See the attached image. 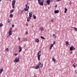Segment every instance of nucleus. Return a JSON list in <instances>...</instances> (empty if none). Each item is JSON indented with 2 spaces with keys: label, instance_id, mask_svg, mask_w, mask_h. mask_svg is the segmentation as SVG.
<instances>
[{
  "label": "nucleus",
  "instance_id": "nucleus-1",
  "mask_svg": "<svg viewBox=\"0 0 77 77\" xmlns=\"http://www.w3.org/2000/svg\"><path fill=\"white\" fill-rule=\"evenodd\" d=\"M38 3L40 5H43L44 4V0H38Z\"/></svg>",
  "mask_w": 77,
  "mask_h": 77
},
{
  "label": "nucleus",
  "instance_id": "nucleus-2",
  "mask_svg": "<svg viewBox=\"0 0 77 77\" xmlns=\"http://www.w3.org/2000/svg\"><path fill=\"white\" fill-rule=\"evenodd\" d=\"M29 9V6H28V4H27L26 5V7L24 9V10L25 11H27Z\"/></svg>",
  "mask_w": 77,
  "mask_h": 77
},
{
  "label": "nucleus",
  "instance_id": "nucleus-3",
  "mask_svg": "<svg viewBox=\"0 0 77 77\" xmlns=\"http://www.w3.org/2000/svg\"><path fill=\"white\" fill-rule=\"evenodd\" d=\"M40 53H41V51H39V52H38L37 54L38 59L39 61L40 60V57H41V55Z\"/></svg>",
  "mask_w": 77,
  "mask_h": 77
},
{
  "label": "nucleus",
  "instance_id": "nucleus-4",
  "mask_svg": "<svg viewBox=\"0 0 77 77\" xmlns=\"http://www.w3.org/2000/svg\"><path fill=\"white\" fill-rule=\"evenodd\" d=\"M20 57L19 56L16 57L14 60V62H15V63L18 62L20 60Z\"/></svg>",
  "mask_w": 77,
  "mask_h": 77
},
{
  "label": "nucleus",
  "instance_id": "nucleus-5",
  "mask_svg": "<svg viewBox=\"0 0 77 77\" xmlns=\"http://www.w3.org/2000/svg\"><path fill=\"white\" fill-rule=\"evenodd\" d=\"M15 2H16L15 0H13L12 2V5L13 8H15Z\"/></svg>",
  "mask_w": 77,
  "mask_h": 77
},
{
  "label": "nucleus",
  "instance_id": "nucleus-6",
  "mask_svg": "<svg viewBox=\"0 0 77 77\" xmlns=\"http://www.w3.org/2000/svg\"><path fill=\"white\" fill-rule=\"evenodd\" d=\"M75 48L72 45L71 47H70L69 50L70 51H72V50H75Z\"/></svg>",
  "mask_w": 77,
  "mask_h": 77
},
{
  "label": "nucleus",
  "instance_id": "nucleus-7",
  "mask_svg": "<svg viewBox=\"0 0 77 77\" xmlns=\"http://www.w3.org/2000/svg\"><path fill=\"white\" fill-rule=\"evenodd\" d=\"M12 28H11L10 29V30L9 31V35L10 36L11 35H12Z\"/></svg>",
  "mask_w": 77,
  "mask_h": 77
},
{
  "label": "nucleus",
  "instance_id": "nucleus-8",
  "mask_svg": "<svg viewBox=\"0 0 77 77\" xmlns=\"http://www.w3.org/2000/svg\"><path fill=\"white\" fill-rule=\"evenodd\" d=\"M38 66H36L35 68V69H38V68H39L40 66H39V65H41V62H39L38 63Z\"/></svg>",
  "mask_w": 77,
  "mask_h": 77
},
{
  "label": "nucleus",
  "instance_id": "nucleus-9",
  "mask_svg": "<svg viewBox=\"0 0 77 77\" xmlns=\"http://www.w3.org/2000/svg\"><path fill=\"white\" fill-rule=\"evenodd\" d=\"M32 14H33V13L32 12V11L30 12L29 13V17H32Z\"/></svg>",
  "mask_w": 77,
  "mask_h": 77
},
{
  "label": "nucleus",
  "instance_id": "nucleus-10",
  "mask_svg": "<svg viewBox=\"0 0 77 77\" xmlns=\"http://www.w3.org/2000/svg\"><path fill=\"white\" fill-rule=\"evenodd\" d=\"M19 53H20V51H22V48H21V46H20L19 47Z\"/></svg>",
  "mask_w": 77,
  "mask_h": 77
},
{
  "label": "nucleus",
  "instance_id": "nucleus-11",
  "mask_svg": "<svg viewBox=\"0 0 77 77\" xmlns=\"http://www.w3.org/2000/svg\"><path fill=\"white\" fill-rule=\"evenodd\" d=\"M46 2L48 5H50V0H48L46 1Z\"/></svg>",
  "mask_w": 77,
  "mask_h": 77
},
{
  "label": "nucleus",
  "instance_id": "nucleus-12",
  "mask_svg": "<svg viewBox=\"0 0 77 77\" xmlns=\"http://www.w3.org/2000/svg\"><path fill=\"white\" fill-rule=\"evenodd\" d=\"M66 45H67V46H69V42H68L66 41ZM68 45L69 46H68Z\"/></svg>",
  "mask_w": 77,
  "mask_h": 77
},
{
  "label": "nucleus",
  "instance_id": "nucleus-13",
  "mask_svg": "<svg viewBox=\"0 0 77 77\" xmlns=\"http://www.w3.org/2000/svg\"><path fill=\"white\" fill-rule=\"evenodd\" d=\"M3 71V69L2 68L0 69V75L2 74V72Z\"/></svg>",
  "mask_w": 77,
  "mask_h": 77
},
{
  "label": "nucleus",
  "instance_id": "nucleus-14",
  "mask_svg": "<svg viewBox=\"0 0 77 77\" xmlns=\"http://www.w3.org/2000/svg\"><path fill=\"white\" fill-rule=\"evenodd\" d=\"M53 47V44H51L50 48V50L52 48V47Z\"/></svg>",
  "mask_w": 77,
  "mask_h": 77
},
{
  "label": "nucleus",
  "instance_id": "nucleus-15",
  "mask_svg": "<svg viewBox=\"0 0 77 77\" xmlns=\"http://www.w3.org/2000/svg\"><path fill=\"white\" fill-rule=\"evenodd\" d=\"M59 10H55L54 11V13L55 14H57V13H59Z\"/></svg>",
  "mask_w": 77,
  "mask_h": 77
},
{
  "label": "nucleus",
  "instance_id": "nucleus-16",
  "mask_svg": "<svg viewBox=\"0 0 77 77\" xmlns=\"http://www.w3.org/2000/svg\"><path fill=\"white\" fill-rule=\"evenodd\" d=\"M67 11V9L66 8H65V9H64V13H66V11Z\"/></svg>",
  "mask_w": 77,
  "mask_h": 77
},
{
  "label": "nucleus",
  "instance_id": "nucleus-17",
  "mask_svg": "<svg viewBox=\"0 0 77 77\" xmlns=\"http://www.w3.org/2000/svg\"><path fill=\"white\" fill-rule=\"evenodd\" d=\"M30 20V17H29L27 19V21H29Z\"/></svg>",
  "mask_w": 77,
  "mask_h": 77
},
{
  "label": "nucleus",
  "instance_id": "nucleus-18",
  "mask_svg": "<svg viewBox=\"0 0 77 77\" xmlns=\"http://www.w3.org/2000/svg\"><path fill=\"white\" fill-rule=\"evenodd\" d=\"M39 66L40 67H42V66H43V64H42L41 63V64L39 65Z\"/></svg>",
  "mask_w": 77,
  "mask_h": 77
},
{
  "label": "nucleus",
  "instance_id": "nucleus-19",
  "mask_svg": "<svg viewBox=\"0 0 77 77\" xmlns=\"http://www.w3.org/2000/svg\"><path fill=\"white\" fill-rule=\"evenodd\" d=\"M33 17L34 19H36V17L35 16V15H33Z\"/></svg>",
  "mask_w": 77,
  "mask_h": 77
},
{
  "label": "nucleus",
  "instance_id": "nucleus-20",
  "mask_svg": "<svg viewBox=\"0 0 77 77\" xmlns=\"http://www.w3.org/2000/svg\"><path fill=\"white\" fill-rule=\"evenodd\" d=\"M52 60L54 62H56V60L54 58H52Z\"/></svg>",
  "mask_w": 77,
  "mask_h": 77
},
{
  "label": "nucleus",
  "instance_id": "nucleus-21",
  "mask_svg": "<svg viewBox=\"0 0 77 77\" xmlns=\"http://www.w3.org/2000/svg\"><path fill=\"white\" fill-rule=\"evenodd\" d=\"M5 51H6L7 52H8L9 51V49H8V48H6L5 49Z\"/></svg>",
  "mask_w": 77,
  "mask_h": 77
},
{
  "label": "nucleus",
  "instance_id": "nucleus-22",
  "mask_svg": "<svg viewBox=\"0 0 77 77\" xmlns=\"http://www.w3.org/2000/svg\"><path fill=\"white\" fill-rule=\"evenodd\" d=\"M8 20L9 23L11 21V20L9 19L8 18Z\"/></svg>",
  "mask_w": 77,
  "mask_h": 77
},
{
  "label": "nucleus",
  "instance_id": "nucleus-23",
  "mask_svg": "<svg viewBox=\"0 0 77 77\" xmlns=\"http://www.w3.org/2000/svg\"><path fill=\"white\" fill-rule=\"evenodd\" d=\"M41 38L42 39H45V38H44V37H43L42 36H41Z\"/></svg>",
  "mask_w": 77,
  "mask_h": 77
},
{
  "label": "nucleus",
  "instance_id": "nucleus-24",
  "mask_svg": "<svg viewBox=\"0 0 77 77\" xmlns=\"http://www.w3.org/2000/svg\"><path fill=\"white\" fill-rule=\"evenodd\" d=\"M40 30L41 31H44V28L43 27H42L41 28Z\"/></svg>",
  "mask_w": 77,
  "mask_h": 77
},
{
  "label": "nucleus",
  "instance_id": "nucleus-25",
  "mask_svg": "<svg viewBox=\"0 0 77 77\" xmlns=\"http://www.w3.org/2000/svg\"><path fill=\"white\" fill-rule=\"evenodd\" d=\"M14 12V10H11L10 11L11 14H12V13H13Z\"/></svg>",
  "mask_w": 77,
  "mask_h": 77
},
{
  "label": "nucleus",
  "instance_id": "nucleus-26",
  "mask_svg": "<svg viewBox=\"0 0 77 77\" xmlns=\"http://www.w3.org/2000/svg\"><path fill=\"white\" fill-rule=\"evenodd\" d=\"M12 17H13V15L12 14H11L10 15V17L11 18H12Z\"/></svg>",
  "mask_w": 77,
  "mask_h": 77
},
{
  "label": "nucleus",
  "instance_id": "nucleus-27",
  "mask_svg": "<svg viewBox=\"0 0 77 77\" xmlns=\"http://www.w3.org/2000/svg\"><path fill=\"white\" fill-rule=\"evenodd\" d=\"M3 26V24L0 23V27H2Z\"/></svg>",
  "mask_w": 77,
  "mask_h": 77
},
{
  "label": "nucleus",
  "instance_id": "nucleus-28",
  "mask_svg": "<svg viewBox=\"0 0 77 77\" xmlns=\"http://www.w3.org/2000/svg\"><path fill=\"white\" fill-rule=\"evenodd\" d=\"M53 36L55 38H56V35L54 34H53Z\"/></svg>",
  "mask_w": 77,
  "mask_h": 77
},
{
  "label": "nucleus",
  "instance_id": "nucleus-29",
  "mask_svg": "<svg viewBox=\"0 0 77 77\" xmlns=\"http://www.w3.org/2000/svg\"><path fill=\"white\" fill-rule=\"evenodd\" d=\"M35 41H36L37 42H39V39H36L35 40Z\"/></svg>",
  "mask_w": 77,
  "mask_h": 77
},
{
  "label": "nucleus",
  "instance_id": "nucleus-30",
  "mask_svg": "<svg viewBox=\"0 0 77 77\" xmlns=\"http://www.w3.org/2000/svg\"><path fill=\"white\" fill-rule=\"evenodd\" d=\"M23 11H24V10H23L22 11L21 13H20V14H23Z\"/></svg>",
  "mask_w": 77,
  "mask_h": 77
},
{
  "label": "nucleus",
  "instance_id": "nucleus-31",
  "mask_svg": "<svg viewBox=\"0 0 77 77\" xmlns=\"http://www.w3.org/2000/svg\"><path fill=\"white\" fill-rule=\"evenodd\" d=\"M73 29H75V30H76V31H77V28H76L75 27H74Z\"/></svg>",
  "mask_w": 77,
  "mask_h": 77
},
{
  "label": "nucleus",
  "instance_id": "nucleus-32",
  "mask_svg": "<svg viewBox=\"0 0 77 77\" xmlns=\"http://www.w3.org/2000/svg\"><path fill=\"white\" fill-rule=\"evenodd\" d=\"M51 21L52 22V23H53V22H54V20H53V19H52L51 20Z\"/></svg>",
  "mask_w": 77,
  "mask_h": 77
},
{
  "label": "nucleus",
  "instance_id": "nucleus-33",
  "mask_svg": "<svg viewBox=\"0 0 77 77\" xmlns=\"http://www.w3.org/2000/svg\"><path fill=\"white\" fill-rule=\"evenodd\" d=\"M55 42H55V41H54V43H53V44L54 45H55Z\"/></svg>",
  "mask_w": 77,
  "mask_h": 77
},
{
  "label": "nucleus",
  "instance_id": "nucleus-34",
  "mask_svg": "<svg viewBox=\"0 0 77 77\" xmlns=\"http://www.w3.org/2000/svg\"><path fill=\"white\" fill-rule=\"evenodd\" d=\"M26 35H28V32H26Z\"/></svg>",
  "mask_w": 77,
  "mask_h": 77
},
{
  "label": "nucleus",
  "instance_id": "nucleus-35",
  "mask_svg": "<svg viewBox=\"0 0 77 77\" xmlns=\"http://www.w3.org/2000/svg\"><path fill=\"white\" fill-rule=\"evenodd\" d=\"M24 41H27V39H24Z\"/></svg>",
  "mask_w": 77,
  "mask_h": 77
},
{
  "label": "nucleus",
  "instance_id": "nucleus-36",
  "mask_svg": "<svg viewBox=\"0 0 77 77\" xmlns=\"http://www.w3.org/2000/svg\"><path fill=\"white\" fill-rule=\"evenodd\" d=\"M69 5H71V2H70L69 3Z\"/></svg>",
  "mask_w": 77,
  "mask_h": 77
},
{
  "label": "nucleus",
  "instance_id": "nucleus-37",
  "mask_svg": "<svg viewBox=\"0 0 77 77\" xmlns=\"http://www.w3.org/2000/svg\"><path fill=\"white\" fill-rule=\"evenodd\" d=\"M73 66H74V68H75V65H73Z\"/></svg>",
  "mask_w": 77,
  "mask_h": 77
},
{
  "label": "nucleus",
  "instance_id": "nucleus-38",
  "mask_svg": "<svg viewBox=\"0 0 77 77\" xmlns=\"http://www.w3.org/2000/svg\"><path fill=\"white\" fill-rule=\"evenodd\" d=\"M12 27H14V25L13 24L12 25Z\"/></svg>",
  "mask_w": 77,
  "mask_h": 77
},
{
  "label": "nucleus",
  "instance_id": "nucleus-39",
  "mask_svg": "<svg viewBox=\"0 0 77 77\" xmlns=\"http://www.w3.org/2000/svg\"><path fill=\"white\" fill-rule=\"evenodd\" d=\"M18 39L19 40V41H20V38H18Z\"/></svg>",
  "mask_w": 77,
  "mask_h": 77
},
{
  "label": "nucleus",
  "instance_id": "nucleus-40",
  "mask_svg": "<svg viewBox=\"0 0 77 77\" xmlns=\"http://www.w3.org/2000/svg\"><path fill=\"white\" fill-rule=\"evenodd\" d=\"M15 56H17V54H14Z\"/></svg>",
  "mask_w": 77,
  "mask_h": 77
},
{
  "label": "nucleus",
  "instance_id": "nucleus-41",
  "mask_svg": "<svg viewBox=\"0 0 77 77\" xmlns=\"http://www.w3.org/2000/svg\"><path fill=\"white\" fill-rule=\"evenodd\" d=\"M26 26H28V24L27 23L26 24Z\"/></svg>",
  "mask_w": 77,
  "mask_h": 77
},
{
  "label": "nucleus",
  "instance_id": "nucleus-42",
  "mask_svg": "<svg viewBox=\"0 0 77 77\" xmlns=\"http://www.w3.org/2000/svg\"><path fill=\"white\" fill-rule=\"evenodd\" d=\"M55 7L56 8H57V5H56Z\"/></svg>",
  "mask_w": 77,
  "mask_h": 77
},
{
  "label": "nucleus",
  "instance_id": "nucleus-43",
  "mask_svg": "<svg viewBox=\"0 0 77 77\" xmlns=\"http://www.w3.org/2000/svg\"><path fill=\"white\" fill-rule=\"evenodd\" d=\"M57 2H59V1H60V0H57Z\"/></svg>",
  "mask_w": 77,
  "mask_h": 77
},
{
  "label": "nucleus",
  "instance_id": "nucleus-44",
  "mask_svg": "<svg viewBox=\"0 0 77 77\" xmlns=\"http://www.w3.org/2000/svg\"><path fill=\"white\" fill-rule=\"evenodd\" d=\"M45 5H47V4H45Z\"/></svg>",
  "mask_w": 77,
  "mask_h": 77
},
{
  "label": "nucleus",
  "instance_id": "nucleus-45",
  "mask_svg": "<svg viewBox=\"0 0 77 77\" xmlns=\"http://www.w3.org/2000/svg\"><path fill=\"white\" fill-rule=\"evenodd\" d=\"M2 2V0H0V2Z\"/></svg>",
  "mask_w": 77,
  "mask_h": 77
},
{
  "label": "nucleus",
  "instance_id": "nucleus-46",
  "mask_svg": "<svg viewBox=\"0 0 77 77\" xmlns=\"http://www.w3.org/2000/svg\"><path fill=\"white\" fill-rule=\"evenodd\" d=\"M71 53H72V52H71Z\"/></svg>",
  "mask_w": 77,
  "mask_h": 77
},
{
  "label": "nucleus",
  "instance_id": "nucleus-47",
  "mask_svg": "<svg viewBox=\"0 0 77 77\" xmlns=\"http://www.w3.org/2000/svg\"><path fill=\"white\" fill-rule=\"evenodd\" d=\"M11 0H9V1H11Z\"/></svg>",
  "mask_w": 77,
  "mask_h": 77
},
{
  "label": "nucleus",
  "instance_id": "nucleus-48",
  "mask_svg": "<svg viewBox=\"0 0 77 77\" xmlns=\"http://www.w3.org/2000/svg\"><path fill=\"white\" fill-rule=\"evenodd\" d=\"M48 9H50V8H48Z\"/></svg>",
  "mask_w": 77,
  "mask_h": 77
},
{
  "label": "nucleus",
  "instance_id": "nucleus-49",
  "mask_svg": "<svg viewBox=\"0 0 77 77\" xmlns=\"http://www.w3.org/2000/svg\"><path fill=\"white\" fill-rule=\"evenodd\" d=\"M76 72V73H77V72Z\"/></svg>",
  "mask_w": 77,
  "mask_h": 77
},
{
  "label": "nucleus",
  "instance_id": "nucleus-50",
  "mask_svg": "<svg viewBox=\"0 0 77 77\" xmlns=\"http://www.w3.org/2000/svg\"><path fill=\"white\" fill-rule=\"evenodd\" d=\"M30 0V1H31V0Z\"/></svg>",
  "mask_w": 77,
  "mask_h": 77
},
{
  "label": "nucleus",
  "instance_id": "nucleus-51",
  "mask_svg": "<svg viewBox=\"0 0 77 77\" xmlns=\"http://www.w3.org/2000/svg\"><path fill=\"white\" fill-rule=\"evenodd\" d=\"M32 27H33V26H32Z\"/></svg>",
  "mask_w": 77,
  "mask_h": 77
}]
</instances>
